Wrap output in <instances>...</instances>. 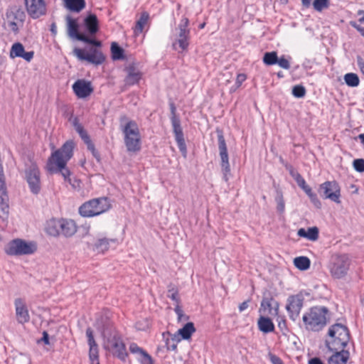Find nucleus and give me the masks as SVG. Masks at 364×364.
<instances>
[{
    "instance_id": "obj_37",
    "label": "nucleus",
    "mask_w": 364,
    "mask_h": 364,
    "mask_svg": "<svg viewBox=\"0 0 364 364\" xmlns=\"http://www.w3.org/2000/svg\"><path fill=\"white\" fill-rule=\"evenodd\" d=\"M294 264L300 270H306L310 267L311 262L307 257H297L294 259Z\"/></svg>"
},
{
    "instance_id": "obj_36",
    "label": "nucleus",
    "mask_w": 364,
    "mask_h": 364,
    "mask_svg": "<svg viewBox=\"0 0 364 364\" xmlns=\"http://www.w3.org/2000/svg\"><path fill=\"white\" fill-rule=\"evenodd\" d=\"M278 308L279 304L277 302H275V307L272 308V301L268 299H264L261 302L259 312H265L266 310H267L268 313L270 314H277Z\"/></svg>"
},
{
    "instance_id": "obj_34",
    "label": "nucleus",
    "mask_w": 364,
    "mask_h": 364,
    "mask_svg": "<svg viewBox=\"0 0 364 364\" xmlns=\"http://www.w3.org/2000/svg\"><path fill=\"white\" fill-rule=\"evenodd\" d=\"M257 325L259 331L264 333L273 332L274 330V325L272 321L269 318L263 316L259 318Z\"/></svg>"
},
{
    "instance_id": "obj_12",
    "label": "nucleus",
    "mask_w": 364,
    "mask_h": 364,
    "mask_svg": "<svg viewBox=\"0 0 364 364\" xmlns=\"http://www.w3.org/2000/svg\"><path fill=\"white\" fill-rule=\"evenodd\" d=\"M26 180L30 191L33 194H38L41 189V173L35 164H31L25 171Z\"/></svg>"
},
{
    "instance_id": "obj_30",
    "label": "nucleus",
    "mask_w": 364,
    "mask_h": 364,
    "mask_svg": "<svg viewBox=\"0 0 364 364\" xmlns=\"http://www.w3.org/2000/svg\"><path fill=\"white\" fill-rule=\"evenodd\" d=\"M195 331L196 328L193 323L188 322L182 328L178 331L177 334L174 335L173 339L180 341L181 338H178L179 336L183 339H188Z\"/></svg>"
},
{
    "instance_id": "obj_21",
    "label": "nucleus",
    "mask_w": 364,
    "mask_h": 364,
    "mask_svg": "<svg viewBox=\"0 0 364 364\" xmlns=\"http://www.w3.org/2000/svg\"><path fill=\"white\" fill-rule=\"evenodd\" d=\"M73 125L75 129V131L78 133L81 139L86 144L87 149L92 151L93 155L95 156V149L93 143L92 142L87 132L84 129L82 124L79 122L77 118H75L73 120Z\"/></svg>"
},
{
    "instance_id": "obj_3",
    "label": "nucleus",
    "mask_w": 364,
    "mask_h": 364,
    "mask_svg": "<svg viewBox=\"0 0 364 364\" xmlns=\"http://www.w3.org/2000/svg\"><path fill=\"white\" fill-rule=\"evenodd\" d=\"M350 339L348 328L341 323H336L328 329V338L326 341L330 350L343 349Z\"/></svg>"
},
{
    "instance_id": "obj_64",
    "label": "nucleus",
    "mask_w": 364,
    "mask_h": 364,
    "mask_svg": "<svg viewBox=\"0 0 364 364\" xmlns=\"http://www.w3.org/2000/svg\"><path fill=\"white\" fill-rule=\"evenodd\" d=\"M50 31L51 33L55 36L57 34V26L55 23H53L50 26Z\"/></svg>"
},
{
    "instance_id": "obj_9",
    "label": "nucleus",
    "mask_w": 364,
    "mask_h": 364,
    "mask_svg": "<svg viewBox=\"0 0 364 364\" xmlns=\"http://www.w3.org/2000/svg\"><path fill=\"white\" fill-rule=\"evenodd\" d=\"M189 21L186 17L182 18L178 27L176 29L175 42L173 46L178 50L176 46L181 51L186 50L189 46L190 30L188 28Z\"/></svg>"
},
{
    "instance_id": "obj_62",
    "label": "nucleus",
    "mask_w": 364,
    "mask_h": 364,
    "mask_svg": "<svg viewBox=\"0 0 364 364\" xmlns=\"http://www.w3.org/2000/svg\"><path fill=\"white\" fill-rule=\"evenodd\" d=\"M351 25L355 28L361 34L362 36L364 37V28L363 27H360L358 26H357L355 23H351Z\"/></svg>"
},
{
    "instance_id": "obj_10",
    "label": "nucleus",
    "mask_w": 364,
    "mask_h": 364,
    "mask_svg": "<svg viewBox=\"0 0 364 364\" xmlns=\"http://www.w3.org/2000/svg\"><path fill=\"white\" fill-rule=\"evenodd\" d=\"M170 109L171 113V121L173 127V131L175 135V139L179 150L181 151L183 156L186 157L187 154L186 145L183 137V130L181 127V121L176 113V107H175L173 102L170 103Z\"/></svg>"
},
{
    "instance_id": "obj_32",
    "label": "nucleus",
    "mask_w": 364,
    "mask_h": 364,
    "mask_svg": "<svg viewBox=\"0 0 364 364\" xmlns=\"http://www.w3.org/2000/svg\"><path fill=\"white\" fill-rule=\"evenodd\" d=\"M46 232L51 236H58L60 234V219L52 218L49 220L46 226Z\"/></svg>"
},
{
    "instance_id": "obj_51",
    "label": "nucleus",
    "mask_w": 364,
    "mask_h": 364,
    "mask_svg": "<svg viewBox=\"0 0 364 364\" xmlns=\"http://www.w3.org/2000/svg\"><path fill=\"white\" fill-rule=\"evenodd\" d=\"M309 198H310L311 201L314 203V205L317 207V208H320L321 207V202L320 200H318L317 196L316 193L311 192V193H309L308 195Z\"/></svg>"
},
{
    "instance_id": "obj_31",
    "label": "nucleus",
    "mask_w": 364,
    "mask_h": 364,
    "mask_svg": "<svg viewBox=\"0 0 364 364\" xmlns=\"http://www.w3.org/2000/svg\"><path fill=\"white\" fill-rule=\"evenodd\" d=\"M150 16L148 12L144 11L141 14L139 18L136 21L134 29V34L138 36L141 33L146 26L149 24Z\"/></svg>"
},
{
    "instance_id": "obj_2",
    "label": "nucleus",
    "mask_w": 364,
    "mask_h": 364,
    "mask_svg": "<svg viewBox=\"0 0 364 364\" xmlns=\"http://www.w3.org/2000/svg\"><path fill=\"white\" fill-rule=\"evenodd\" d=\"M328 309L325 306H314L305 312L302 320L309 331H318L327 323Z\"/></svg>"
},
{
    "instance_id": "obj_15",
    "label": "nucleus",
    "mask_w": 364,
    "mask_h": 364,
    "mask_svg": "<svg viewBox=\"0 0 364 364\" xmlns=\"http://www.w3.org/2000/svg\"><path fill=\"white\" fill-rule=\"evenodd\" d=\"M26 9L29 16L38 18L47 14V5L45 0H25Z\"/></svg>"
},
{
    "instance_id": "obj_60",
    "label": "nucleus",
    "mask_w": 364,
    "mask_h": 364,
    "mask_svg": "<svg viewBox=\"0 0 364 364\" xmlns=\"http://www.w3.org/2000/svg\"><path fill=\"white\" fill-rule=\"evenodd\" d=\"M358 16H360V18H359V22L360 23H364V11L359 10L358 11Z\"/></svg>"
},
{
    "instance_id": "obj_39",
    "label": "nucleus",
    "mask_w": 364,
    "mask_h": 364,
    "mask_svg": "<svg viewBox=\"0 0 364 364\" xmlns=\"http://www.w3.org/2000/svg\"><path fill=\"white\" fill-rule=\"evenodd\" d=\"M89 357L90 364H100L98 347L97 344L90 345Z\"/></svg>"
},
{
    "instance_id": "obj_54",
    "label": "nucleus",
    "mask_w": 364,
    "mask_h": 364,
    "mask_svg": "<svg viewBox=\"0 0 364 364\" xmlns=\"http://www.w3.org/2000/svg\"><path fill=\"white\" fill-rule=\"evenodd\" d=\"M170 299H171L173 301L178 302V292L176 291H169V294L168 295Z\"/></svg>"
},
{
    "instance_id": "obj_17",
    "label": "nucleus",
    "mask_w": 364,
    "mask_h": 364,
    "mask_svg": "<svg viewBox=\"0 0 364 364\" xmlns=\"http://www.w3.org/2000/svg\"><path fill=\"white\" fill-rule=\"evenodd\" d=\"M16 317L19 323L24 324L30 320V315L25 301L21 299H16L14 301Z\"/></svg>"
},
{
    "instance_id": "obj_19",
    "label": "nucleus",
    "mask_w": 364,
    "mask_h": 364,
    "mask_svg": "<svg viewBox=\"0 0 364 364\" xmlns=\"http://www.w3.org/2000/svg\"><path fill=\"white\" fill-rule=\"evenodd\" d=\"M75 95L80 98H85L89 96L93 91L91 84L83 80H77L73 85Z\"/></svg>"
},
{
    "instance_id": "obj_1",
    "label": "nucleus",
    "mask_w": 364,
    "mask_h": 364,
    "mask_svg": "<svg viewBox=\"0 0 364 364\" xmlns=\"http://www.w3.org/2000/svg\"><path fill=\"white\" fill-rule=\"evenodd\" d=\"M74 143L66 141L61 148L53 151L48 158L47 169L51 173H60L64 180L69 183L74 190L80 189L81 182L75 178L70 177V171L66 167L68 161L73 155Z\"/></svg>"
},
{
    "instance_id": "obj_47",
    "label": "nucleus",
    "mask_w": 364,
    "mask_h": 364,
    "mask_svg": "<svg viewBox=\"0 0 364 364\" xmlns=\"http://www.w3.org/2000/svg\"><path fill=\"white\" fill-rule=\"evenodd\" d=\"M353 167L358 172L364 171V159H358L353 161Z\"/></svg>"
},
{
    "instance_id": "obj_28",
    "label": "nucleus",
    "mask_w": 364,
    "mask_h": 364,
    "mask_svg": "<svg viewBox=\"0 0 364 364\" xmlns=\"http://www.w3.org/2000/svg\"><path fill=\"white\" fill-rule=\"evenodd\" d=\"M77 231V226L73 220L60 218V233L65 237L73 235Z\"/></svg>"
},
{
    "instance_id": "obj_46",
    "label": "nucleus",
    "mask_w": 364,
    "mask_h": 364,
    "mask_svg": "<svg viewBox=\"0 0 364 364\" xmlns=\"http://www.w3.org/2000/svg\"><path fill=\"white\" fill-rule=\"evenodd\" d=\"M299 180L296 182L297 185L306 193L308 196L309 193L312 192L311 188L306 184L304 178L298 177Z\"/></svg>"
},
{
    "instance_id": "obj_49",
    "label": "nucleus",
    "mask_w": 364,
    "mask_h": 364,
    "mask_svg": "<svg viewBox=\"0 0 364 364\" xmlns=\"http://www.w3.org/2000/svg\"><path fill=\"white\" fill-rule=\"evenodd\" d=\"M86 336L87 338V343H88L89 346L90 345L97 344L95 341L94 335H93V331L91 329V328H87V330H86Z\"/></svg>"
},
{
    "instance_id": "obj_13",
    "label": "nucleus",
    "mask_w": 364,
    "mask_h": 364,
    "mask_svg": "<svg viewBox=\"0 0 364 364\" xmlns=\"http://www.w3.org/2000/svg\"><path fill=\"white\" fill-rule=\"evenodd\" d=\"M319 192L326 199H329L336 203H341V187L336 181H326L320 185Z\"/></svg>"
},
{
    "instance_id": "obj_57",
    "label": "nucleus",
    "mask_w": 364,
    "mask_h": 364,
    "mask_svg": "<svg viewBox=\"0 0 364 364\" xmlns=\"http://www.w3.org/2000/svg\"><path fill=\"white\" fill-rule=\"evenodd\" d=\"M289 173H290V175H291V176L294 178V179L296 181V182H297V181H298V180H299V179H298L299 178H297V176H298V177H299V178H302V176H301V174H300V173H299L297 171H294V169H292V168L290 170Z\"/></svg>"
},
{
    "instance_id": "obj_48",
    "label": "nucleus",
    "mask_w": 364,
    "mask_h": 364,
    "mask_svg": "<svg viewBox=\"0 0 364 364\" xmlns=\"http://www.w3.org/2000/svg\"><path fill=\"white\" fill-rule=\"evenodd\" d=\"M281 68L288 70L290 68V63L288 59H287L284 56H282L278 58V61L277 63Z\"/></svg>"
},
{
    "instance_id": "obj_16",
    "label": "nucleus",
    "mask_w": 364,
    "mask_h": 364,
    "mask_svg": "<svg viewBox=\"0 0 364 364\" xmlns=\"http://www.w3.org/2000/svg\"><path fill=\"white\" fill-rule=\"evenodd\" d=\"M303 304L304 298L301 295H293L288 298L286 309L291 319L295 320L298 317L303 307Z\"/></svg>"
},
{
    "instance_id": "obj_45",
    "label": "nucleus",
    "mask_w": 364,
    "mask_h": 364,
    "mask_svg": "<svg viewBox=\"0 0 364 364\" xmlns=\"http://www.w3.org/2000/svg\"><path fill=\"white\" fill-rule=\"evenodd\" d=\"M292 95L298 98H301L306 95V89L302 85H295L292 89Z\"/></svg>"
},
{
    "instance_id": "obj_44",
    "label": "nucleus",
    "mask_w": 364,
    "mask_h": 364,
    "mask_svg": "<svg viewBox=\"0 0 364 364\" xmlns=\"http://www.w3.org/2000/svg\"><path fill=\"white\" fill-rule=\"evenodd\" d=\"M306 238L311 241H316L318 238V229L316 227L309 228L306 232Z\"/></svg>"
},
{
    "instance_id": "obj_8",
    "label": "nucleus",
    "mask_w": 364,
    "mask_h": 364,
    "mask_svg": "<svg viewBox=\"0 0 364 364\" xmlns=\"http://www.w3.org/2000/svg\"><path fill=\"white\" fill-rule=\"evenodd\" d=\"M349 266V257L346 255H338L332 257L328 269L333 278L341 279L347 274Z\"/></svg>"
},
{
    "instance_id": "obj_55",
    "label": "nucleus",
    "mask_w": 364,
    "mask_h": 364,
    "mask_svg": "<svg viewBox=\"0 0 364 364\" xmlns=\"http://www.w3.org/2000/svg\"><path fill=\"white\" fill-rule=\"evenodd\" d=\"M357 63L360 68V72L364 75V60L361 57H358Z\"/></svg>"
},
{
    "instance_id": "obj_38",
    "label": "nucleus",
    "mask_w": 364,
    "mask_h": 364,
    "mask_svg": "<svg viewBox=\"0 0 364 364\" xmlns=\"http://www.w3.org/2000/svg\"><path fill=\"white\" fill-rule=\"evenodd\" d=\"M346 84L348 87H355L359 85L360 80L357 74L353 73H346L343 77Z\"/></svg>"
},
{
    "instance_id": "obj_52",
    "label": "nucleus",
    "mask_w": 364,
    "mask_h": 364,
    "mask_svg": "<svg viewBox=\"0 0 364 364\" xmlns=\"http://www.w3.org/2000/svg\"><path fill=\"white\" fill-rule=\"evenodd\" d=\"M246 79H247L246 75H245L243 73L238 74L237 76V78H236V81H235V85H236L237 87H239L242 85V83L244 81H245Z\"/></svg>"
},
{
    "instance_id": "obj_29",
    "label": "nucleus",
    "mask_w": 364,
    "mask_h": 364,
    "mask_svg": "<svg viewBox=\"0 0 364 364\" xmlns=\"http://www.w3.org/2000/svg\"><path fill=\"white\" fill-rule=\"evenodd\" d=\"M84 24L90 34L93 35L98 31V20L95 14H88L84 19Z\"/></svg>"
},
{
    "instance_id": "obj_35",
    "label": "nucleus",
    "mask_w": 364,
    "mask_h": 364,
    "mask_svg": "<svg viewBox=\"0 0 364 364\" xmlns=\"http://www.w3.org/2000/svg\"><path fill=\"white\" fill-rule=\"evenodd\" d=\"M64 6L73 12H80L85 7V0H63Z\"/></svg>"
},
{
    "instance_id": "obj_22",
    "label": "nucleus",
    "mask_w": 364,
    "mask_h": 364,
    "mask_svg": "<svg viewBox=\"0 0 364 364\" xmlns=\"http://www.w3.org/2000/svg\"><path fill=\"white\" fill-rule=\"evenodd\" d=\"M73 125L75 129V131L78 133L81 139L86 144L87 149L92 151L93 155L95 156V149L93 143L92 142L87 132L84 129L82 124L79 122L77 118H75L73 120Z\"/></svg>"
},
{
    "instance_id": "obj_43",
    "label": "nucleus",
    "mask_w": 364,
    "mask_h": 364,
    "mask_svg": "<svg viewBox=\"0 0 364 364\" xmlns=\"http://www.w3.org/2000/svg\"><path fill=\"white\" fill-rule=\"evenodd\" d=\"M275 201L277 203V210L282 213L285 209V203L283 198V195L281 191H277V195L275 196Z\"/></svg>"
},
{
    "instance_id": "obj_25",
    "label": "nucleus",
    "mask_w": 364,
    "mask_h": 364,
    "mask_svg": "<svg viewBox=\"0 0 364 364\" xmlns=\"http://www.w3.org/2000/svg\"><path fill=\"white\" fill-rule=\"evenodd\" d=\"M67 32L70 38L78 41L83 40L84 34L78 32V23L77 21L70 16H66Z\"/></svg>"
},
{
    "instance_id": "obj_42",
    "label": "nucleus",
    "mask_w": 364,
    "mask_h": 364,
    "mask_svg": "<svg viewBox=\"0 0 364 364\" xmlns=\"http://www.w3.org/2000/svg\"><path fill=\"white\" fill-rule=\"evenodd\" d=\"M111 51H112V58L114 60H120L124 58L123 49L122 48H120L117 45V43L115 42H113L111 45Z\"/></svg>"
},
{
    "instance_id": "obj_59",
    "label": "nucleus",
    "mask_w": 364,
    "mask_h": 364,
    "mask_svg": "<svg viewBox=\"0 0 364 364\" xmlns=\"http://www.w3.org/2000/svg\"><path fill=\"white\" fill-rule=\"evenodd\" d=\"M306 232L307 230H306L304 228H300L297 232V235L299 237L306 238Z\"/></svg>"
},
{
    "instance_id": "obj_40",
    "label": "nucleus",
    "mask_w": 364,
    "mask_h": 364,
    "mask_svg": "<svg viewBox=\"0 0 364 364\" xmlns=\"http://www.w3.org/2000/svg\"><path fill=\"white\" fill-rule=\"evenodd\" d=\"M278 61L277 53L274 51L265 53L263 57V62L267 65L277 64Z\"/></svg>"
},
{
    "instance_id": "obj_50",
    "label": "nucleus",
    "mask_w": 364,
    "mask_h": 364,
    "mask_svg": "<svg viewBox=\"0 0 364 364\" xmlns=\"http://www.w3.org/2000/svg\"><path fill=\"white\" fill-rule=\"evenodd\" d=\"M82 38L84 39L83 40H80V41H82V42L88 43V44L93 45L95 47H100L101 46V42L99 41H96L95 39L90 38H88L87 36H86L85 35L82 36Z\"/></svg>"
},
{
    "instance_id": "obj_20",
    "label": "nucleus",
    "mask_w": 364,
    "mask_h": 364,
    "mask_svg": "<svg viewBox=\"0 0 364 364\" xmlns=\"http://www.w3.org/2000/svg\"><path fill=\"white\" fill-rule=\"evenodd\" d=\"M129 350L132 353L137 355L136 358L141 364H154L151 356L136 343H132L129 345Z\"/></svg>"
},
{
    "instance_id": "obj_7",
    "label": "nucleus",
    "mask_w": 364,
    "mask_h": 364,
    "mask_svg": "<svg viewBox=\"0 0 364 364\" xmlns=\"http://www.w3.org/2000/svg\"><path fill=\"white\" fill-rule=\"evenodd\" d=\"M37 247L33 242H26L21 239H15L9 242L4 248L9 255L17 256L34 253Z\"/></svg>"
},
{
    "instance_id": "obj_4",
    "label": "nucleus",
    "mask_w": 364,
    "mask_h": 364,
    "mask_svg": "<svg viewBox=\"0 0 364 364\" xmlns=\"http://www.w3.org/2000/svg\"><path fill=\"white\" fill-rule=\"evenodd\" d=\"M124 144L129 152H136L141 149V135L137 124L129 120L121 125Z\"/></svg>"
},
{
    "instance_id": "obj_14",
    "label": "nucleus",
    "mask_w": 364,
    "mask_h": 364,
    "mask_svg": "<svg viewBox=\"0 0 364 364\" xmlns=\"http://www.w3.org/2000/svg\"><path fill=\"white\" fill-rule=\"evenodd\" d=\"M218 149L220 156L221 159V168L223 173V179L228 181L230 175V167L229 164V158L228 154V149L223 135L220 133L218 135Z\"/></svg>"
},
{
    "instance_id": "obj_41",
    "label": "nucleus",
    "mask_w": 364,
    "mask_h": 364,
    "mask_svg": "<svg viewBox=\"0 0 364 364\" xmlns=\"http://www.w3.org/2000/svg\"><path fill=\"white\" fill-rule=\"evenodd\" d=\"M314 9L318 12H321L329 7V0H314L312 2Z\"/></svg>"
},
{
    "instance_id": "obj_23",
    "label": "nucleus",
    "mask_w": 364,
    "mask_h": 364,
    "mask_svg": "<svg viewBox=\"0 0 364 364\" xmlns=\"http://www.w3.org/2000/svg\"><path fill=\"white\" fill-rule=\"evenodd\" d=\"M73 125L75 129V131L78 133L81 139L86 144L87 149L92 151L93 155L95 156V149L93 143L92 142L87 132L84 129L82 124L79 122L77 118H75L73 120Z\"/></svg>"
},
{
    "instance_id": "obj_11",
    "label": "nucleus",
    "mask_w": 364,
    "mask_h": 364,
    "mask_svg": "<svg viewBox=\"0 0 364 364\" xmlns=\"http://www.w3.org/2000/svg\"><path fill=\"white\" fill-rule=\"evenodd\" d=\"M74 55L80 60H86L94 65H100L105 60L102 51L97 48H91L88 50L80 48L73 50Z\"/></svg>"
},
{
    "instance_id": "obj_53",
    "label": "nucleus",
    "mask_w": 364,
    "mask_h": 364,
    "mask_svg": "<svg viewBox=\"0 0 364 364\" xmlns=\"http://www.w3.org/2000/svg\"><path fill=\"white\" fill-rule=\"evenodd\" d=\"M269 358L272 364H283L282 360L275 355L270 354Z\"/></svg>"
},
{
    "instance_id": "obj_24",
    "label": "nucleus",
    "mask_w": 364,
    "mask_h": 364,
    "mask_svg": "<svg viewBox=\"0 0 364 364\" xmlns=\"http://www.w3.org/2000/svg\"><path fill=\"white\" fill-rule=\"evenodd\" d=\"M24 17L23 11L20 9H16L8 14L7 20L11 30L16 31L18 27L23 24Z\"/></svg>"
},
{
    "instance_id": "obj_33",
    "label": "nucleus",
    "mask_w": 364,
    "mask_h": 364,
    "mask_svg": "<svg viewBox=\"0 0 364 364\" xmlns=\"http://www.w3.org/2000/svg\"><path fill=\"white\" fill-rule=\"evenodd\" d=\"M334 351L335 353L328 359L329 364H346L348 359V353L344 351L343 349Z\"/></svg>"
},
{
    "instance_id": "obj_27",
    "label": "nucleus",
    "mask_w": 364,
    "mask_h": 364,
    "mask_svg": "<svg viewBox=\"0 0 364 364\" xmlns=\"http://www.w3.org/2000/svg\"><path fill=\"white\" fill-rule=\"evenodd\" d=\"M118 243L117 239H109L107 237L99 238L94 244L93 250L100 253H104L107 251L112 245H117Z\"/></svg>"
},
{
    "instance_id": "obj_63",
    "label": "nucleus",
    "mask_w": 364,
    "mask_h": 364,
    "mask_svg": "<svg viewBox=\"0 0 364 364\" xmlns=\"http://www.w3.org/2000/svg\"><path fill=\"white\" fill-rule=\"evenodd\" d=\"M309 364H323L319 358H314L309 360Z\"/></svg>"
},
{
    "instance_id": "obj_26",
    "label": "nucleus",
    "mask_w": 364,
    "mask_h": 364,
    "mask_svg": "<svg viewBox=\"0 0 364 364\" xmlns=\"http://www.w3.org/2000/svg\"><path fill=\"white\" fill-rule=\"evenodd\" d=\"M127 76L125 77V83L128 85H133L140 80L141 73L134 65H129L126 68Z\"/></svg>"
},
{
    "instance_id": "obj_5",
    "label": "nucleus",
    "mask_w": 364,
    "mask_h": 364,
    "mask_svg": "<svg viewBox=\"0 0 364 364\" xmlns=\"http://www.w3.org/2000/svg\"><path fill=\"white\" fill-rule=\"evenodd\" d=\"M110 207L107 198H100L83 203L79 208V213L83 217H94L107 211Z\"/></svg>"
},
{
    "instance_id": "obj_61",
    "label": "nucleus",
    "mask_w": 364,
    "mask_h": 364,
    "mask_svg": "<svg viewBox=\"0 0 364 364\" xmlns=\"http://www.w3.org/2000/svg\"><path fill=\"white\" fill-rule=\"evenodd\" d=\"M312 0H301V3L304 7L309 8L312 4Z\"/></svg>"
},
{
    "instance_id": "obj_58",
    "label": "nucleus",
    "mask_w": 364,
    "mask_h": 364,
    "mask_svg": "<svg viewBox=\"0 0 364 364\" xmlns=\"http://www.w3.org/2000/svg\"><path fill=\"white\" fill-rule=\"evenodd\" d=\"M248 303H249V301H245L242 304H240L239 305V311L240 312H242V311H245V309H247L249 306Z\"/></svg>"
},
{
    "instance_id": "obj_18",
    "label": "nucleus",
    "mask_w": 364,
    "mask_h": 364,
    "mask_svg": "<svg viewBox=\"0 0 364 364\" xmlns=\"http://www.w3.org/2000/svg\"><path fill=\"white\" fill-rule=\"evenodd\" d=\"M9 55L11 58H22L30 62L33 58L34 52H26L23 46L21 43H15L11 48Z\"/></svg>"
},
{
    "instance_id": "obj_6",
    "label": "nucleus",
    "mask_w": 364,
    "mask_h": 364,
    "mask_svg": "<svg viewBox=\"0 0 364 364\" xmlns=\"http://www.w3.org/2000/svg\"><path fill=\"white\" fill-rule=\"evenodd\" d=\"M103 346L106 350L122 360H125L128 355L122 337L116 332L105 338Z\"/></svg>"
},
{
    "instance_id": "obj_56",
    "label": "nucleus",
    "mask_w": 364,
    "mask_h": 364,
    "mask_svg": "<svg viewBox=\"0 0 364 364\" xmlns=\"http://www.w3.org/2000/svg\"><path fill=\"white\" fill-rule=\"evenodd\" d=\"M41 341H43L46 345L50 344L49 335L46 331L43 332V337Z\"/></svg>"
}]
</instances>
